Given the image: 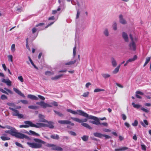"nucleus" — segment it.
Returning <instances> with one entry per match:
<instances>
[{
    "instance_id": "obj_1",
    "label": "nucleus",
    "mask_w": 151,
    "mask_h": 151,
    "mask_svg": "<svg viewBox=\"0 0 151 151\" xmlns=\"http://www.w3.org/2000/svg\"><path fill=\"white\" fill-rule=\"evenodd\" d=\"M67 111L73 114H79L86 117L88 119H93V120H90L89 121V122L92 124L97 125H99V124H100L99 119L96 117L92 115H89L87 113L84 112L81 110H79L75 111L70 109H67Z\"/></svg>"
},
{
    "instance_id": "obj_2",
    "label": "nucleus",
    "mask_w": 151,
    "mask_h": 151,
    "mask_svg": "<svg viewBox=\"0 0 151 151\" xmlns=\"http://www.w3.org/2000/svg\"><path fill=\"white\" fill-rule=\"evenodd\" d=\"M34 140L35 142H27V144L31 147L39 149L42 148V145L45 143V142L42 140L37 138H35Z\"/></svg>"
},
{
    "instance_id": "obj_3",
    "label": "nucleus",
    "mask_w": 151,
    "mask_h": 151,
    "mask_svg": "<svg viewBox=\"0 0 151 151\" xmlns=\"http://www.w3.org/2000/svg\"><path fill=\"white\" fill-rule=\"evenodd\" d=\"M36 104L40 105L43 109H45L47 107H51L53 106H57L58 105V103L55 101L49 103H46L43 101H41L40 102H37Z\"/></svg>"
},
{
    "instance_id": "obj_4",
    "label": "nucleus",
    "mask_w": 151,
    "mask_h": 151,
    "mask_svg": "<svg viewBox=\"0 0 151 151\" xmlns=\"http://www.w3.org/2000/svg\"><path fill=\"white\" fill-rule=\"evenodd\" d=\"M46 124L43 123H37V128H40L42 127H48L52 129L54 127L53 125V123L52 122H48L47 121Z\"/></svg>"
},
{
    "instance_id": "obj_5",
    "label": "nucleus",
    "mask_w": 151,
    "mask_h": 151,
    "mask_svg": "<svg viewBox=\"0 0 151 151\" xmlns=\"http://www.w3.org/2000/svg\"><path fill=\"white\" fill-rule=\"evenodd\" d=\"M129 36L131 40V42L129 44V49L133 50H135L136 49L135 42L137 40V39L136 37L133 38L131 35H130Z\"/></svg>"
},
{
    "instance_id": "obj_6",
    "label": "nucleus",
    "mask_w": 151,
    "mask_h": 151,
    "mask_svg": "<svg viewBox=\"0 0 151 151\" xmlns=\"http://www.w3.org/2000/svg\"><path fill=\"white\" fill-rule=\"evenodd\" d=\"M26 125H20V128H28L29 127H35L37 128V123L36 124H33L30 121H25L24 122Z\"/></svg>"
},
{
    "instance_id": "obj_7",
    "label": "nucleus",
    "mask_w": 151,
    "mask_h": 151,
    "mask_svg": "<svg viewBox=\"0 0 151 151\" xmlns=\"http://www.w3.org/2000/svg\"><path fill=\"white\" fill-rule=\"evenodd\" d=\"M9 109L12 111V114L13 116H17L19 118L21 119L23 118V115L19 114V111L17 109L11 107H9Z\"/></svg>"
},
{
    "instance_id": "obj_8",
    "label": "nucleus",
    "mask_w": 151,
    "mask_h": 151,
    "mask_svg": "<svg viewBox=\"0 0 151 151\" xmlns=\"http://www.w3.org/2000/svg\"><path fill=\"white\" fill-rule=\"evenodd\" d=\"M70 118L73 120L80 123H83V122H86L87 121V119L86 118L84 119H80L78 118L71 117Z\"/></svg>"
},
{
    "instance_id": "obj_9",
    "label": "nucleus",
    "mask_w": 151,
    "mask_h": 151,
    "mask_svg": "<svg viewBox=\"0 0 151 151\" xmlns=\"http://www.w3.org/2000/svg\"><path fill=\"white\" fill-rule=\"evenodd\" d=\"M119 22L122 24L124 25L127 24V22L122 14H121L119 15Z\"/></svg>"
},
{
    "instance_id": "obj_10",
    "label": "nucleus",
    "mask_w": 151,
    "mask_h": 151,
    "mask_svg": "<svg viewBox=\"0 0 151 151\" xmlns=\"http://www.w3.org/2000/svg\"><path fill=\"white\" fill-rule=\"evenodd\" d=\"M16 137L18 138L23 139L24 138H27V137L25 135L19 132H17Z\"/></svg>"
},
{
    "instance_id": "obj_11",
    "label": "nucleus",
    "mask_w": 151,
    "mask_h": 151,
    "mask_svg": "<svg viewBox=\"0 0 151 151\" xmlns=\"http://www.w3.org/2000/svg\"><path fill=\"white\" fill-rule=\"evenodd\" d=\"M122 37L125 42H128L129 41L128 37L127 34L124 32L122 33Z\"/></svg>"
},
{
    "instance_id": "obj_12",
    "label": "nucleus",
    "mask_w": 151,
    "mask_h": 151,
    "mask_svg": "<svg viewBox=\"0 0 151 151\" xmlns=\"http://www.w3.org/2000/svg\"><path fill=\"white\" fill-rule=\"evenodd\" d=\"M13 90L17 93L20 96L24 97H25L24 95L18 89L16 88H14Z\"/></svg>"
},
{
    "instance_id": "obj_13",
    "label": "nucleus",
    "mask_w": 151,
    "mask_h": 151,
    "mask_svg": "<svg viewBox=\"0 0 151 151\" xmlns=\"http://www.w3.org/2000/svg\"><path fill=\"white\" fill-rule=\"evenodd\" d=\"M27 97L31 99L35 100H38L39 99L35 95L31 94L28 95L27 96Z\"/></svg>"
},
{
    "instance_id": "obj_14",
    "label": "nucleus",
    "mask_w": 151,
    "mask_h": 151,
    "mask_svg": "<svg viewBox=\"0 0 151 151\" xmlns=\"http://www.w3.org/2000/svg\"><path fill=\"white\" fill-rule=\"evenodd\" d=\"M39 117L40 119V122H47V120L45 119V116L41 114H39Z\"/></svg>"
},
{
    "instance_id": "obj_15",
    "label": "nucleus",
    "mask_w": 151,
    "mask_h": 151,
    "mask_svg": "<svg viewBox=\"0 0 151 151\" xmlns=\"http://www.w3.org/2000/svg\"><path fill=\"white\" fill-rule=\"evenodd\" d=\"M121 66V64L119 65L115 69L112 71V73L113 74H116L119 71L120 68Z\"/></svg>"
},
{
    "instance_id": "obj_16",
    "label": "nucleus",
    "mask_w": 151,
    "mask_h": 151,
    "mask_svg": "<svg viewBox=\"0 0 151 151\" xmlns=\"http://www.w3.org/2000/svg\"><path fill=\"white\" fill-rule=\"evenodd\" d=\"M58 122L61 124H69L70 122L69 120H59Z\"/></svg>"
},
{
    "instance_id": "obj_17",
    "label": "nucleus",
    "mask_w": 151,
    "mask_h": 151,
    "mask_svg": "<svg viewBox=\"0 0 151 151\" xmlns=\"http://www.w3.org/2000/svg\"><path fill=\"white\" fill-rule=\"evenodd\" d=\"M111 63L112 66L115 67L117 65V62L114 58H112L111 59Z\"/></svg>"
},
{
    "instance_id": "obj_18",
    "label": "nucleus",
    "mask_w": 151,
    "mask_h": 151,
    "mask_svg": "<svg viewBox=\"0 0 151 151\" xmlns=\"http://www.w3.org/2000/svg\"><path fill=\"white\" fill-rule=\"evenodd\" d=\"M140 123L144 127H145L146 125H148V122L146 120H144L143 122L140 121Z\"/></svg>"
},
{
    "instance_id": "obj_19",
    "label": "nucleus",
    "mask_w": 151,
    "mask_h": 151,
    "mask_svg": "<svg viewBox=\"0 0 151 151\" xmlns=\"http://www.w3.org/2000/svg\"><path fill=\"white\" fill-rule=\"evenodd\" d=\"M93 135L95 136L100 138H101L103 137V134L99 132L94 133Z\"/></svg>"
},
{
    "instance_id": "obj_20",
    "label": "nucleus",
    "mask_w": 151,
    "mask_h": 151,
    "mask_svg": "<svg viewBox=\"0 0 151 151\" xmlns=\"http://www.w3.org/2000/svg\"><path fill=\"white\" fill-rule=\"evenodd\" d=\"M132 104L134 108L137 109H138L139 108H140L142 106L141 105L138 104H135L134 102H132Z\"/></svg>"
},
{
    "instance_id": "obj_21",
    "label": "nucleus",
    "mask_w": 151,
    "mask_h": 151,
    "mask_svg": "<svg viewBox=\"0 0 151 151\" xmlns=\"http://www.w3.org/2000/svg\"><path fill=\"white\" fill-rule=\"evenodd\" d=\"M101 75L103 78L105 79L111 77V75L108 73H102Z\"/></svg>"
},
{
    "instance_id": "obj_22",
    "label": "nucleus",
    "mask_w": 151,
    "mask_h": 151,
    "mask_svg": "<svg viewBox=\"0 0 151 151\" xmlns=\"http://www.w3.org/2000/svg\"><path fill=\"white\" fill-rule=\"evenodd\" d=\"M137 58V55H134L133 58L129 59L127 61L129 63V62H133L136 60Z\"/></svg>"
},
{
    "instance_id": "obj_23",
    "label": "nucleus",
    "mask_w": 151,
    "mask_h": 151,
    "mask_svg": "<svg viewBox=\"0 0 151 151\" xmlns=\"http://www.w3.org/2000/svg\"><path fill=\"white\" fill-rule=\"evenodd\" d=\"M81 125L85 127H86L89 129H92V128L88 124L86 123H81Z\"/></svg>"
},
{
    "instance_id": "obj_24",
    "label": "nucleus",
    "mask_w": 151,
    "mask_h": 151,
    "mask_svg": "<svg viewBox=\"0 0 151 151\" xmlns=\"http://www.w3.org/2000/svg\"><path fill=\"white\" fill-rule=\"evenodd\" d=\"M112 27L114 30L116 31L117 30V23L116 22H113Z\"/></svg>"
},
{
    "instance_id": "obj_25",
    "label": "nucleus",
    "mask_w": 151,
    "mask_h": 151,
    "mask_svg": "<svg viewBox=\"0 0 151 151\" xmlns=\"http://www.w3.org/2000/svg\"><path fill=\"white\" fill-rule=\"evenodd\" d=\"M104 35L106 37L108 36L109 35V33L108 29L106 28L104 29L103 31Z\"/></svg>"
},
{
    "instance_id": "obj_26",
    "label": "nucleus",
    "mask_w": 151,
    "mask_h": 151,
    "mask_svg": "<svg viewBox=\"0 0 151 151\" xmlns=\"http://www.w3.org/2000/svg\"><path fill=\"white\" fill-rule=\"evenodd\" d=\"M50 137L52 139H58L59 138V135L57 134L52 135Z\"/></svg>"
},
{
    "instance_id": "obj_27",
    "label": "nucleus",
    "mask_w": 151,
    "mask_h": 151,
    "mask_svg": "<svg viewBox=\"0 0 151 151\" xmlns=\"http://www.w3.org/2000/svg\"><path fill=\"white\" fill-rule=\"evenodd\" d=\"M11 50L12 52H14L16 50L15 45V44H12L11 47Z\"/></svg>"
},
{
    "instance_id": "obj_28",
    "label": "nucleus",
    "mask_w": 151,
    "mask_h": 151,
    "mask_svg": "<svg viewBox=\"0 0 151 151\" xmlns=\"http://www.w3.org/2000/svg\"><path fill=\"white\" fill-rule=\"evenodd\" d=\"M56 145L53 144H48L47 146L49 147H52L51 149L54 150H55Z\"/></svg>"
},
{
    "instance_id": "obj_29",
    "label": "nucleus",
    "mask_w": 151,
    "mask_h": 151,
    "mask_svg": "<svg viewBox=\"0 0 151 151\" xmlns=\"http://www.w3.org/2000/svg\"><path fill=\"white\" fill-rule=\"evenodd\" d=\"M76 62V60H75L73 61H69L65 63V65H70L74 64Z\"/></svg>"
},
{
    "instance_id": "obj_30",
    "label": "nucleus",
    "mask_w": 151,
    "mask_h": 151,
    "mask_svg": "<svg viewBox=\"0 0 151 151\" xmlns=\"http://www.w3.org/2000/svg\"><path fill=\"white\" fill-rule=\"evenodd\" d=\"M2 128H7L11 130H14V128L9 125H6L4 127L2 126Z\"/></svg>"
},
{
    "instance_id": "obj_31",
    "label": "nucleus",
    "mask_w": 151,
    "mask_h": 151,
    "mask_svg": "<svg viewBox=\"0 0 151 151\" xmlns=\"http://www.w3.org/2000/svg\"><path fill=\"white\" fill-rule=\"evenodd\" d=\"M45 74L47 76H51L54 74L53 72L49 71H47L46 72Z\"/></svg>"
},
{
    "instance_id": "obj_32",
    "label": "nucleus",
    "mask_w": 151,
    "mask_h": 151,
    "mask_svg": "<svg viewBox=\"0 0 151 151\" xmlns=\"http://www.w3.org/2000/svg\"><path fill=\"white\" fill-rule=\"evenodd\" d=\"M0 138L3 141H6L10 139V138L7 137L1 136L0 137Z\"/></svg>"
},
{
    "instance_id": "obj_33",
    "label": "nucleus",
    "mask_w": 151,
    "mask_h": 151,
    "mask_svg": "<svg viewBox=\"0 0 151 151\" xmlns=\"http://www.w3.org/2000/svg\"><path fill=\"white\" fill-rule=\"evenodd\" d=\"M82 139L84 141H86L88 140V136L86 135H84L81 137Z\"/></svg>"
},
{
    "instance_id": "obj_34",
    "label": "nucleus",
    "mask_w": 151,
    "mask_h": 151,
    "mask_svg": "<svg viewBox=\"0 0 151 151\" xmlns=\"http://www.w3.org/2000/svg\"><path fill=\"white\" fill-rule=\"evenodd\" d=\"M7 57L8 58V59L9 61H10L11 62H12L13 61V57L12 55H8Z\"/></svg>"
},
{
    "instance_id": "obj_35",
    "label": "nucleus",
    "mask_w": 151,
    "mask_h": 151,
    "mask_svg": "<svg viewBox=\"0 0 151 151\" xmlns=\"http://www.w3.org/2000/svg\"><path fill=\"white\" fill-rule=\"evenodd\" d=\"M28 108L31 109H38V106H36L31 105L28 106Z\"/></svg>"
},
{
    "instance_id": "obj_36",
    "label": "nucleus",
    "mask_w": 151,
    "mask_h": 151,
    "mask_svg": "<svg viewBox=\"0 0 151 151\" xmlns=\"http://www.w3.org/2000/svg\"><path fill=\"white\" fill-rule=\"evenodd\" d=\"M60 8L58 7L57 10H53L52 11V14H54L57 13L58 11H60Z\"/></svg>"
},
{
    "instance_id": "obj_37",
    "label": "nucleus",
    "mask_w": 151,
    "mask_h": 151,
    "mask_svg": "<svg viewBox=\"0 0 151 151\" xmlns=\"http://www.w3.org/2000/svg\"><path fill=\"white\" fill-rule=\"evenodd\" d=\"M54 111L55 114L58 115L62 117L63 116V114H62V113H61L59 111H56L55 110H54Z\"/></svg>"
},
{
    "instance_id": "obj_38",
    "label": "nucleus",
    "mask_w": 151,
    "mask_h": 151,
    "mask_svg": "<svg viewBox=\"0 0 151 151\" xmlns=\"http://www.w3.org/2000/svg\"><path fill=\"white\" fill-rule=\"evenodd\" d=\"M14 130H11L10 134L13 136H15L16 137L17 132H15L13 131Z\"/></svg>"
},
{
    "instance_id": "obj_39",
    "label": "nucleus",
    "mask_w": 151,
    "mask_h": 151,
    "mask_svg": "<svg viewBox=\"0 0 151 151\" xmlns=\"http://www.w3.org/2000/svg\"><path fill=\"white\" fill-rule=\"evenodd\" d=\"M89 94V92H84L83 94L82 95V96L85 97H88Z\"/></svg>"
},
{
    "instance_id": "obj_40",
    "label": "nucleus",
    "mask_w": 151,
    "mask_h": 151,
    "mask_svg": "<svg viewBox=\"0 0 151 151\" xmlns=\"http://www.w3.org/2000/svg\"><path fill=\"white\" fill-rule=\"evenodd\" d=\"M104 91V89H100V88H96L94 90V92H100L101 91Z\"/></svg>"
},
{
    "instance_id": "obj_41",
    "label": "nucleus",
    "mask_w": 151,
    "mask_h": 151,
    "mask_svg": "<svg viewBox=\"0 0 151 151\" xmlns=\"http://www.w3.org/2000/svg\"><path fill=\"white\" fill-rule=\"evenodd\" d=\"M29 132L30 134H32L35 135L36 136H39V134H38L36 133L35 132L33 131H32L30 130L29 131Z\"/></svg>"
},
{
    "instance_id": "obj_42",
    "label": "nucleus",
    "mask_w": 151,
    "mask_h": 151,
    "mask_svg": "<svg viewBox=\"0 0 151 151\" xmlns=\"http://www.w3.org/2000/svg\"><path fill=\"white\" fill-rule=\"evenodd\" d=\"M138 124V122L137 120H136L134 121V122L132 123V125L134 127L137 126Z\"/></svg>"
},
{
    "instance_id": "obj_43",
    "label": "nucleus",
    "mask_w": 151,
    "mask_h": 151,
    "mask_svg": "<svg viewBox=\"0 0 151 151\" xmlns=\"http://www.w3.org/2000/svg\"><path fill=\"white\" fill-rule=\"evenodd\" d=\"M55 150L57 151H62L63 150V149L59 146H56Z\"/></svg>"
},
{
    "instance_id": "obj_44",
    "label": "nucleus",
    "mask_w": 151,
    "mask_h": 151,
    "mask_svg": "<svg viewBox=\"0 0 151 151\" xmlns=\"http://www.w3.org/2000/svg\"><path fill=\"white\" fill-rule=\"evenodd\" d=\"M18 79L22 83L24 82V79L22 76H19L18 77Z\"/></svg>"
},
{
    "instance_id": "obj_45",
    "label": "nucleus",
    "mask_w": 151,
    "mask_h": 151,
    "mask_svg": "<svg viewBox=\"0 0 151 151\" xmlns=\"http://www.w3.org/2000/svg\"><path fill=\"white\" fill-rule=\"evenodd\" d=\"M1 99L3 100H5L7 99V97L4 95H2L1 96Z\"/></svg>"
},
{
    "instance_id": "obj_46",
    "label": "nucleus",
    "mask_w": 151,
    "mask_h": 151,
    "mask_svg": "<svg viewBox=\"0 0 151 151\" xmlns=\"http://www.w3.org/2000/svg\"><path fill=\"white\" fill-rule=\"evenodd\" d=\"M4 89L6 91H7L9 93L12 94H13V92L11 91L10 90L7 88H4Z\"/></svg>"
},
{
    "instance_id": "obj_47",
    "label": "nucleus",
    "mask_w": 151,
    "mask_h": 151,
    "mask_svg": "<svg viewBox=\"0 0 151 151\" xmlns=\"http://www.w3.org/2000/svg\"><path fill=\"white\" fill-rule=\"evenodd\" d=\"M11 81L9 79H8V81L6 83V85L8 86H11Z\"/></svg>"
},
{
    "instance_id": "obj_48",
    "label": "nucleus",
    "mask_w": 151,
    "mask_h": 151,
    "mask_svg": "<svg viewBox=\"0 0 151 151\" xmlns=\"http://www.w3.org/2000/svg\"><path fill=\"white\" fill-rule=\"evenodd\" d=\"M128 148L127 147H123L120 148V150L121 151H124L127 150Z\"/></svg>"
},
{
    "instance_id": "obj_49",
    "label": "nucleus",
    "mask_w": 151,
    "mask_h": 151,
    "mask_svg": "<svg viewBox=\"0 0 151 151\" xmlns=\"http://www.w3.org/2000/svg\"><path fill=\"white\" fill-rule=\"evenodd\" d=\"M38 96L41 100L44 101L45 99V98L44 96H43L41 95H38Z\"/></svg>"
},
{
    "instance_id": "obj_50",
    "label": "nucleus",
    "mask_w": 151,
    "mask_h": 151,
    "mask_svg": "<svg viewBox=\"0 0 151 151\" xmlns=\"http://www.w3.org/2000/svg\"><path fill=\"white\" fill-rule=\"evenodd\" d=\"M141 109L142 110V111H143L147 113L149 112L148 110L144 108L143 107H141Z\"/></svg>"
},
{
    "instance_id": "obj_51",
    "label": "nucleus",
    "mask_w": 151,
    "mask_h": 151,
    "mask_svg": "<svg viewBox=\"0 0 151 151\" xmlns=\"http://www.w3.org/2000/svg\"><path fill=\"white\" fill-rule=\"evenodd\" d=\"M0 91L2 93H5L7 95L8 94V92H7L6 91H5L4 90L2 89L1 88H0Z\"/></svg>"
},
{
    "instance_id": "obj_52",
    "label": "nucleus",
    "mask_w": 151,
    "mask_h": 151,
    "mask_svg": "<svg viewBox=\"0 0 151 151\" xmlns=\"http://www.w3.org/2000/svg\"><path fill=\"white\" fill-rule=\"evenodd\" d=\"M76 46H75L73 48V56L74 57L76 55Z\"/></svg>"
},
{
    "instance_id": "obj_53",
    "label": "nucleus",
    "mask_w": 151,
    "mask_h": 151,
    "mask_svg": "<svg viewBox=\"0 0 151 151\" xmlns=\"http://www.w3.org/2000/svg\"><path fill=\"white\" fill-rule=\"evenodd\" d=\"M21 102H22L23 104H28V101L27 100H21Z\"/></svg>"
},
{
    "instance_id": "obj_54",
    "label": "nucleus",
    "mask_w": 151,
    "mask_h": 151,
    "mask_svg": "<svg viewBox=\"0 0 151 151\" xmlns=\"http://www.w3.org/2000/svg\"><path fill=\"white\" fill-rule=\"evenodd\" d=\"M150 60V57H147L146 59L145 62L148 63Z\"/></svg>"
},
{
    "instance_id": "obj_55",
    "label": "nucleus",
    "mask_w": 151,
    "mask_h": 151,
    "mask_svg": "<svg viewBox=\"0 0 151 151\" xmlns=\"http://www.w3.org/2000/svg\"><path fill=\"white\" fill-rule=\"evenodd\" d=\"M141 146L142 149L144 150H146V147L144 145H141Z\"/></svg>"
},
{
    "instance_id": "obj_56",
    "label": "nucleus",
    "mask_w": 151,
    "mask_h": 151,
    "mask_svg": "<svg viewBox=\"0 0 151 151\" xmlns=\"http://www.w3.org/2000/svg\"><path fill=\"white\" fill-rule=\"evenodd\" d=\"M103 137H105V139H109L111 138L110 136L106 134H103Z\"/></svg>"
},
{
    "instance_id": "obj_57",
    "label": "nucleus",
    "mask_w": 151,
    "mask_h": 151,
    "mask_svg": "<svg viewBox=\"0 0 151 151\" xmlns=\"http://www.w3.org/2000/svg\"><path fill=\"white\" fill-rule=\"evenodd\" d=\"M122 119L124 120H125L126 119L127 116L125 114H122Z\"/></svg>"
},
{
    "instance_id": "obj_58",
    "label": "nucleus",
    "mask_w": 151,
    "mask_h": 151,
    "mask_svg": "<svg viewBox=\"0 0 151 151\" xmlns=\"http://www.w3.org/2000/svg\"><path fill=\"white\" fill-rule=\"evenodd\" d=\"M16 145L17 146L19 147H22V145L20 143L18 142H16L15 143Z\"/></svg>"
},
{
    "instance_id": "obj_59",
    "label": "nucleus",
    "mask_w": 151,
    "mask_h": 151,
    "mask_svg": "<svg viewBox=\"0 0 151 151\" xmlns=\"http://www.w3.org/2000/svg\"><path fill=\"white\" fill-rule=\"evenodd\" d=\"M69 134L73 136H76V134L73 131H70L69 132Z\"/></svg>"
},
{
    "instance_id": "obj_60",
    "label": "nucleus",
    "mask_w": 151,
    "mask_h": 151,
    "mask_svg": "<svg viewBox=\"0 0 151 151\" xmlns=\"http://www.w3.org/2000/svg\"><path fill=\"white\" fill-rule=\"evenodd\" d=\"M145 96L147 99H150L151 98V93H149V95H145Z\"/></svg>"
},
{
    "instance_id": "obj_61",
    "label": "nucleus",
    "mask_w": 151,
    "mask_h": 151,
    "mask_svg": "<svg viewBox=\"0 0 151 151\" xmlns=\"http://www.w3.org/2000/svg\"><path fill=\"white\" fill-rule=\"evenodd\" d=\"M7 104L9 106H14V104L12 103H8Z\"/></svg>"
},
{
    "instance_id": "obj_62",
    "label": "nucleus",
    "mask_w": 151,
    "mask_h": 151,
    "mask_svg": "<svg viewBox=\"0 0 151 151\" xmlns=\"http://www.w3.org/2000/svg\"><path fill=\"white\" fill-rule=\"evenodd\" d=\"M91 85V83H90L88 82L86 83L85 85V86L86 88H88L89 86Z\"/></svg>"
},
{
    "instance_id": "obj_63",
    "label": "nucleus",
    "mask_w": 151,
    "mask_h": 151,
    "mask_svg": "<svg viewBox=\"0 0 151 151\" xmlns=\"http://www.w3.org/2000/svg\"><path fill=\"white\" fill-rule=\"evenodd\" d=\"M37 30V29L35 27H34L32 29V33H35Z\"/></svg>"
},
{
    "instance_id": "obj_64",
    "label": "nucleus",
    "mask_w": 151,
    "mask_h": 151,
    "mask_svg": "<svg viewBox=\"0 0 151 151\" xmlns=\"http://www.w3.org/2000/svg\"><path fill=\"white\" fill-rule=\"evenodd\" d=\"M124 125L128 128H129L130 127V125L127 122H125L124 123Z\"/></svg>"
}]
</instances>
